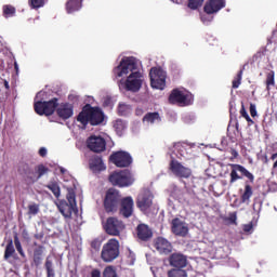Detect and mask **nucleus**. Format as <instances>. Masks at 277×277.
I'll use <instances>...</instances> for the list:
<instances>
[{"instance_id":"f257e3e1","label":"nucleus","mask_w":277,"mask_h":277,"mask_svg":"<svg viewBox=\"0 0 277 277\" xmlns=\"http://www.w3.org/2000/svg\"><path fill=\"white\" fill-rule=\"evenodd\" d=\"M115 77H124L128 72H131L126 80V90L128 92H140L142 89L143 75L137 70V63L135 57H123L120 64L113 70Z\"/></svg>"},{"instance_id":"f03ea898","label":"nucleus","mask_w":277,"mask_h":277,"mask_svg":"<svg viewBox=\"0 0 277 277\" xmlns=\"http://www.w3.org/2000/svg\"><path fill=\"white\" fill-rule=\"evenodd\" d=\"M105 121V113L100 107H93L90 104H85L82 110L77 116V122H80L85 129L88 124L91 127H98Z\"/></svg>"},{"instance_id":"7ed1b4c3","label":"nucleus","mask_w":277,"mask_h":277,"mask_svg":"<svg viewBox=\"0 0 277 277\" xmlns=\"http://www.w3.org/2000/svg\"><path fill=\"white\" fill-rule=\"evenodd\" d=\"M109 183L115 187H131L135 183V176L129 169L115 171L108 177Z\"/></svg>"},{"instance_id":"20e7f679","label":"nucleus","mask_w":277,"mask_h":277,"mask_svg":"<svg viewBox=\"0 0 277 277\" xmlns=\"http://www.w3.org/2000/svg\"><path fill=\"white\" fill-rule=\"evenodd\" d=\"M118 256H120V241L110 238L102 248L101 259L104 263H114Z\"/></svg>"},{"instance_id":"39448f33","label":"nucleus","mask_w":277,"mask_h":277,"mask_svg":"<svg viewBox=\"0 0 277 277\" xmlns=\"http://www.w3.org/2000/svg\"><path fill=\"white\" fill-rule=\"evenodd\" d=\"M120 200H122L120 190L116 188H109L106 192L103 201L104 211L107 213H116V211H118V207H120Z\"/></svg>"},{"instance_id":"423d86ee","label":"nucleus","mask_w":277,"mask_h":277,"mask_svg":"<svg viewBox=\"0 0 277 277\" xmlns=\"http://www.w3.org/2000/svg\"><path fill=\"white\" fill-rule=\"evenodd\" d=\"M60 98L53 97L50 101H38L34 104V109L38 116H53L57 111Z\"/></svg>"},{"instance_id":"0eeeda50","label":"nucleus","mask_w":277,"mask_h":277,"mask_svg":"<svg viewBox=\"0 0 277 277\" xmlns=\"http://www.w3.org/2000/svg\"><path fill=\"white\" fill-rule=\"evenodd\" d=\"M229 168L232 169L229 173L230 184L237 183V181H241L242 176H245V179H248L249 183H254V174L246 169V167L237 163H229ZM238 172H240L241 175H239Z\"/></svg>"},{"instance_id":"6e6552de","label":"nucleus","mask_w":277,"mask_h":277,"mask_svg":"<svg viewBox=\"0 0 277 277\" xmlns=\"http://www.w3.org/2000/svg\"><path fill=\"white\" fill-rule=\"evenodd\" d=\"M169 103L171 105L177 104L183 107H187V105H192L194 103V95L192 93H183V91L179 89H173L169 95Z\"/></svg>"},{"instance_id":"1a4fd4ad","label":"nucleus","mask_w":277,"mask_h":277,"mask_svg":"<svg viewBox=\"0 0 277 277\" xmlns=\"http://www.w3.org/2000/svg\"><path fill=\"white\" fill-rule=\"evenodd\" d=\"M109 161L114 163L116 168H129L131 163H133V157H131L129 151L118 150L109 156Z\"/></svg>"},{"instance_id":"9d476101","label":"nucleus","mask_w":277,"mask_h":277,"mask_svg":"<svg viewBox=\"0 0 277 277\" xmlns=\"http://www.w3.org/2000/svg\"><path fill=\"white\" fill-rule=\"evenodd\" d=\"M150 85L155 90L166 89V71L159 67H153L149 71Z\"/></svg>"},{"instance_id":"9b49d317","label":"nucleus","mask_w":277,"mask_h":277,"mask_svg":"<svg viewBox=\"0 0 277 277\" xmlns=\"http://www.w3.org/2000/svg\"><path fill=\"white\" fill-rule=\"evenodd\" d=\"M124 228V223L116 216H109L104 224V230L110 237H120V232Z\"/></svg>"},{"instance_id":"f8f14e48","label":"nucleus","mask_w":277,"mask_h":277,"mask_svg":"<svg viewBox=\"0 0 277 277\" xmlns=\"http://www.w3.org/2000/svg\"><path fill=\"white\" fill-rule=\"evenodd\" d=\"M169 170L174 176H177V179H189V176H192V169L183 166L174 158H172L169 163Z\"/></svg>"},{"instance_id":"ddd939ff","label":"nucleus","mask_w":277,"mask_h":277,"mask_svg":"<svg viewBox=\"0 0 277 277\" xmlns=\"http://www.w3.org/2000/svg\"><path fill=\"white\" fill-rule=\"evenodd\" d=\"M136 207L143 213H146L150 207H153V194L148 190H143L136 198Z\"/></svg>"},{"instance_id":"4468645a","label":"nucleus","mask_w":277,"mask_h":277,"mask_svg":"<svg viewBox=\"0 0 277 277\" xmlns=\"http://www.w3.org/2000/svg\"><path fill=\"white\" fill-rule=\"evenodd\" d=\"M120 209H119V214L122 217L129 219L131 215H133V209L135 207V201H133V197L128 196L122 198L119 201Z\"/></svg>"},{"instance_id":"2eb2a0df","label":"nucleus","mask_w":277,"mask_h":277,"mask_svg":"<svg viewBox=\"0 0 277 277\" xmlns=\"http://www.w3.org/2000/svg\"><path fill=\"white\" fill-rule=\"evenodd\" d=\"M87 146L92 153H103L107 148V142L101 136H90Z\"/></svg>"},{"instance_id":"dca6fc26","label":"nucleus","mask_w":277,"mask_h":277,"mask_svg":"<svg viewBox=\"0 0 277 277\" xmlns=\"http://www.w3.org/2000/svg\"><path fill=\"white\" fill-rule=\"evenodd\" d=\"M171 233L176 237H187L189 233V227L181 219L175 217L171 221Z\"/></svg>"},{"instance_id":"f3484780","label":"nucleus","mask_w":277,"mask_h":277,"mask_svg":"<svg viewBox=\"0 0 277 277\" xmlns=\"http://www.w3.org/2000/svg\"><path fill=\"white\" fill-rule=\"evenodd\" d=\"M75 114V105L68 103V102H63L58 103V106L56 108V115L61 120H69V118H72Z\"/></svg>"},{"instance_id":"a211bd4d","label":"nucleus","mask_w":277,"mask_h":277,"mask_svg":"<svg viewBox=\"0 0 277 277\" xmlns=\"http://www.w3.org/2000/svg\"><path fill=\"white\" fill-rule=\"evenodd\" d=\"M34 246L31 266L38 268L42 265V261H44V251L47 248L42 245H38V242H34Z\"/></svg>"},{"instance_id":"6ab92c4d","label":"nucleus","mask_w":277,"mask_h":277,"mask_svg":"<svg viewBox=\"0 0 277 277\" xmlns=\"http://www.w3.org/2000/svg\"><path fill=\"white\" fill-rule=\"evenodd\" d=\"M224 8H226V0H209L203 6V12L206 14H217Z\"/></svg>"},{"instance_id":"aec40b11","label":"nucleus","mask_w":277,"mask_h":277,"mask_svg":"<svg viewBox=\"0 0 277 277\" xmlns=\"http://www.w3.org/2000/svg\"><path fill=\"white\" fill-rule=\"evenodd\" d=\"M169 263L175 269H183V267H187V256L183 253H172L169 256Z\"/></svg>"},{"instance_id":"412c9836","label":"nucleus","mask_w":277,"mask_h":277,"mask_svg":"<svg viewBox=\"0 0 277 277\" xmlns=\"http://www.w3.org/2000/svg\"><path fill=\"white\" fill-rule=\"evenodd\" d=\"M58 211L62 213V215L65 217V220H72V211L75 213L79 212V210H77L76 206L68 203V201H66V200L60 201Z\"/></svg>"},{"instance_id":"4be33fe9","label":"nucleus","mask_w":277,"mask_h":277,"mask_svg":"<svg viewBox=\"0 0 277 277\" xmlns=\"http://www.w3.org/2000/svg\"><path fill=\"white\" fill-rule=\"evenodd\" d=\"M154 247L160 254H170V252H172V243L163 237H158L155 240Z\"/></svg>"},{"instance_id":"5701e85b","label":"nucleus","mask_w":277,"mask_h":277,"mask_svg":"<svg viewBox=\"0 0 277 277\" xmlns=\"http://www.w3.org/2000/svg\"><path fill=\"white\" fill-rule=\"evenodd\" d=\"M136 237L141 241H149V239H153V229L146 224H138L136 227Z\"/></svg>"},{"instance_id":"b1692460","label":"nucleus","mask_w":277,"mask_h":277,"mask_svg":"<svg viewBox=\"0 0 277 277\" xmlns=\"http://www.w3.org/2000/svg\"><path fill=\"white\" fill-rule=\"evenodd\" d=\"M90 170L92 172H103L106 169L105 163L103 162V158L100 156H94L89 161Z\"/></svg>"},{"instance_id":"393cba45","label":"nucleus","mask_w":277,"mask_h":277,"mask_svg":"<svg viewBox=\"0 0 277 277\" xmlns=\"http://www.w3.org/2000/svg\"><path fill=\"white\" fill-rule=\"evenodd\" d=\"M83 8V0H68L65 4V10L67 14H75Z\"/></svg>"},{"instance_id":"a878e982","label":"nucleus","mask_w":277,"mask_h":277,"mask_svg":"<svg viewBox=\"0 0 277 277\" xmlns=\"http://www.w3.org/2000/svg\"><path fill=\"white\" fill-rule=\"evenodd\" d=\"M250 184V180L245 182V190L240 196L241 202H250V198L254 194V192L252 190V186Z\"/></svg>"},{"instance_id":"bb28decb","label":"nucleus","mask_w":277,"mask_h":277,"mask_svg":"<svg viewBox=\"0 0 277 277\" xmlns=\"http://www.w3.org/2000/svg\"><path fill=\"white\" fill-rule=\"evenodd\" d=\"M44 269L47 273V277H56L55 276V264L53 260H51V255L47 256L44 262Z\"/></svg>"},{"instance_id":"cd10ccee","label":"nucleus","mask_w":277,"mask_h":277,"mask_svg":"<svg viewBox=\"0 0 277 277\" xmlns=\"http://www.w3.org/2000/svg\"><path fill=\"white\" fill-rule=\"evenodd\" d=\"M15 14L16 8L12 6V4H4L2 6V16H4V18H12Z\"/></svg>"},{"instance_id":"c85d7f7f","label":"nucleus","mask_w":277,"mask_h":277,"mask_svg":"<svg viewBox=\"0 0 277 277\" xmlns=\"http://www.w3.org/2000/svg\"><path fill=\"white\" fill-rule=\"evenodd\" d=\"M14 254H16V249H14V242L12 240H10L6 243L5 250H4V261H8L9 259H11V256H14Z\"/></svg>"},{"instance_id":"c756f323","label":"nucleus","mask_w":277,"mask_h":277,"mask_svg":"<svg viewBox=\"0 0 277 277\" xmlns=\"http://www.w3.org/2000/svg\"><path fill=\"white\" fill-rule=\"evenodd\" d=\"M50 192L55 196V198H60L62 196V189L60 188V184L57 182H50L48 185H45Z\"/></svg>"},{"instance_id":"7c9ffc66","label":"nucleus","mask_w":277,"mask_h":277,"mask_svg":"<svg viewBox=\"0 0 277 277\" xmlns=\"http://www.w3.org/2000/svg\"><path fill=\"white\" fill-rule=\"evenodd\" d=\"M133 111V108L131 105L126 104V103H119L118 105V115L119 116H129Z\"/></svg>"},{"instance_id":"2f4dec72","label":"nucleus","mask_w":277,"mask_h":277,"mask_svg":"<svg viewBox=\"0 0 277 277\" xmlns=\"http://www.w3.org/2000/svg\"><path fill=\"white\" fill-rule=\"evenodd\" d=\"M25 181L28 185H34V183L39 181L38 172L34 170H29L28 172H26Z\"/></svg>"},{"instance_id":"473e14b6","label":"nucleus","mask_w":277,"mask_h":277,"mask_svg":"<svg viewBox=\"0 0 277 277\" xmlns=\"http://www.w3.org/2000/svg\"><path fill=\"white\" fill-rule=\"evenodd\" d=\"M265 83H266V91H267L268 94H269V92H271V90H272V85H273V87L276 85V79H275V74H274V71H269V72L266 75V81H265Z\"/></svg>"},{"instance_id":"72a5a7b5","label":"nucleus","mask_w":277,"mask_h":277,"mask_svg":"<svg viewBox=\"0 0 277 277\" xmlns=\"http://www.w3.org/2000/svg\"><path fill=\"white\" fill-rule=\"evenodd\" d=\"M156 120H161V117L159 116V113H147L143 117V122H150V124L155 123Z\"/></svg>"},{"instance_id":"f704fd0d","label":"nucleus","mask_w":277,"mask_h":277,"mask_svg":"<svg viewBox=\"0 0 277 277\" xmlns=\"http://www.w3.org/2000/svg\"><path fill=\"white\" fill-rule=\"evenodd\" d=\"M243 70L245 67H242L238 74L236 75V77L234 78L233 82H232V88L234 90H237V88H239L241 85V79H243Z\"/></svg>"},{"instance_id":"c9c22d12","label":"nucleus","mask_w":277,"mask_h":277,"mask_svg":"<svg viewBox=\"0 0 277 277\" xmlns=\"http://www.w3.org/2000/svg\"><path fill=\"white\" fill-rule=\"evenodd\" d=\"M169 277H187V272L183 268H172L168 272Z\"/></svg>"},{"instance_id":"e433bc0d","label":"nucleus","mask_w":277,"mask_h":277,"mask_svg":"<svg viewBox=\"0 0 277 277\" xmlns=\"http://www.w3.org/2000/svg\"><path fill=\"white\" fill-rule=\"evenodd\" d=\"M103 277H118L116 266H106L103 271Z\"/></svg>"},{"instance_id":"4c0bfd02","label":"nucleus","mask_w":277,"mask_h":277,"mask_svg":"<svg viewBox=\"0 0 277 277\" xmlns=\"http://www.w3.org/2000/svg\"><path fill=\"white\" fill-rule=\"evenodd\" d=\"M28 5L31 10H40V8H44V0H28Z\"/></svg>"},{"instance_id":"58836bf2","label":"nucleus","mask_w":277,"mask_h":277,"mask_svg":"<svg viewBox=\"0 0 277 277\" xmlns=\"http://www.w3.org/2000/svg\"><path fill=\"white\" fill-rule=\"evenodd\" d=\"M14 245L22 259H25V251L23 250V245H21V240L17 235L14 236Z\"/></svg>"},{"instance_id":"ea45409f","label":"nucleus","mask_w":277,"mask_h":277,"mask_svg":"<svg viewBox=\"0 0 277 277\" xmlns=\"http://www.w3.org/2000/svg\"><path fill=\"white\" fill-rule=\"evenodd\" d=\"M114 129L118 134H120L124 129H127V126L122 119H117L114 123Z\"/></svg>"},{"instance_id":"a19ab883","label":"nucleus","mask_w":277,"mask_h":277,"mask_svg":"<svg viewBox=\"0 0 277 277\" xmlns=\"http://www.w3.org/2000/svg\"><path fill=\"white\" fill-rule=\"evenodd\" d=\"M202 3L205 0H188L189 10H198V8H202Z\"/></svg>"},{"instance_id":"79ce46f5","label":"nucleus","mask_w":277,"mask_h":277,"mask_svg":"<svg viewBox=\"0 0 277 277\" xmlns=\"http://www.w3.org/2000/svg\"><path fill=\"white\" fill-rule=\"evenodd\" d=\"M35 172H37V176H39V180L49 172V168L44 167V164H39L36 167Z\"/></svg>"},{"instance_id":"37998d69","label":"nucleus","mask_w":277,"mask_h":277,"mask_svg":"<svg viewBox=\"0 0 277 277\" xmlns=\"http://www.w3.org/2000/svg\"><path fill=\"white\" fill-rule=\"evenodd\" d=\"M67 205H71L72 207H77V195H75V192H68L67 196Z\"/></svg>"},{"instance_id":"c03bdc74","label":"nucleus","mask_w":277,"mask_h":277,"mask_svg":"<svg viewBox=\"0 0 277 277\" xmlns=\"http://www.w3.org/2000/svg\"><path fill=\"white\" fill-rule=\"evenodd\" d=\"M28 215H38L40 213V206L38 203H32L28 206Z\"/></svg>"},{"instance_id":"a18cd8bd","label":"nucleus","mask_w":277,"mask_h":277,"mask_svg":"<svg viewBox=\"0 0 277 277\" xmlns=\"http://www.w3.org/2000/svg\"><path fill=\"white\" fill-rule=\"evenodd\" d=\"M173 148H175V150H177L180 157H185V146H183V144L174 143Z\"/></svg>"},{"instance_id":"49530a36","label":"nucleus","mask_w":277,"mask_h":277,"mask_svg":"<svg viewBox=\"0 0 277 277\" xmlns=\"http://www.w3.org/2000/svg\"><path fill=\"white\" fill-rule=\"evenodd\" d=\"M226 222L237 225V212L229 213V215L226 217Z\"/></svg>"},{"instance_id":"de8ad7c7","label":"nucleus","mask_w":277,"mask_h":277,"mask_svg":"<svg viewBox=\"0 0 277 277\" xmlns=\"http://www.w3.org/2000/svg\"><path fill=\"white\" fill-rule=\"evenodd\" d=\"M249 111H250V115H251L252 118H256V116H258L256 105L250 104Z\"/></svg>"},{"instance_id":"09e8293b","label":"nucleus","mask_w":277,"mask_h":277,"mask_svg":"<svg viewBox=\"0 0 277 277\" xmlns=\"http://www.w3.org/2000/svg\"><path fill=\"white\" fill-rule=\"evenodd\" d=\"M240 116H242V118L245 119H247L250 116L248 115V110H246V105H243V103H241Z\"/></svg>"},{"instance_id":"8fccbe9b","label":"nucleus","mask_w":277,"mask_h":277,"mask_svg":"<svg viewBox=\"0 0 277 277\" xmlns=\"http://www.w3.org/2000/svg\"><path fill=\"white\" fill-rule=\"evenodd\" d=\"M252 228H254V226L252 225V223H249V224L243 225L242 230L245 233H251Z\"/></svg>"},{"instance_id":"3c124183","label":"nucleus","mask_w":277,"mask_h":277,"mask_svg":"<svg viewBox=\"0 0 277 277\" xmlns=\"http://www.w3.org/2000/svg\"><path fill=\"white\" fill-rule=\"evenodd\" d=\"M91 248H93V250H100L101 249V242L98 240H93L91 242Z\"/></svg>"},{"instance_id":"603ef678","label":"nucleus","mask_w":277,"mask_h":277,"mask_svg":"<svg viewBox=\"0 0 277 277\" xmlns=\"http://www.w3.org/2000/svg\"><path fill=\"white\" fill-rule=\"evenodd\" d=\"M91 277H101V271H98V269H93L92 272H91Z\"/></svg>"},{"instance_id":"864d4df0","label":"nucleus","mask_w":277,"mask_h":277,"mask_svg":"<svg viewBox=\"0 0 277 277\" xmlns=\"http://www.w3.org/2000/svg\"><path fill=\"white\" fill-rule=\"evenodd\" d=\"M39 155H40V157H47V149L44 147H41L39 149Z\"/></svg>"},{"instance_id":"5fc2aeb1","label":"nucleus","mask_w":277,"mask_h":277,"mask_svg":"<svg viewBox=\"0 0 277 277\" xmlns=\"http://www.w3.org/2000/svg\"><path fill=\"white\" fill-rule=\"evenodd\" d=\"M135 114H136V116H143V115H144V109H142V108H136V109H135Z\"/></svg>"},{"instance_id":"6e6d98bb","label":"nucleus","mask_w":277,"mask_h":277,"mask_svg":"<svg viewBox=\"0 0 277 277\" xmlns=\"http://www.w3.org/2000/svg\"><path fill=\"white\" fill-rule=\"evenodd\" d=\"M245 120H247V122L249 123V127L254 124V120H252V118H250V115Z\"/></svg>"},{"instance_id":"4d7b16f0","label":"nucleus","mask_w":277,"mask_h":277,"mask_svg":"<svg viewBox=\"0 0 277 277\" xmlns=\"http://www.w3.org/2000/svg\"><path fill=\"white\" fill-rule=\"evenodd\" d=\"M272 161L277 159V151L271 156Z\"/></svg>"},{"instance_id":"13d9d810","label":"nucleus","mask_w":277,"mask_h":277,"mask_svg":"<svg viewBox=\"0 0 277 277\" xmlns=\"http://www.w3.org/2000/svg\"><path fill=\"white\" fill-rule=\"evenodd\" d=\"M4 87L6 90H10V83L8 81H4Z\"/></svg>"},{"instance_id":"bf43d9fd","label":"nucleus","mask_w":277,"mask_h":277,"mask_svg":"<svg viewBox=\"0 0 277 277\" xmlns=\"http://www.w3.org/2000/svg\"><path fill=\"white\" fill-rule=\"evenodd\" d=\"M173 3H176L177 5H181V0H171Z\"/></svg>"},{"instance_id":"052dcab7","label":"nucleus","mask_w":277,"mask_h":277,"mask_svg":"<svg viewBox=\"0 0 277 277\" xmlns=\"http://www.w3.org/2000/svg\"><path fill=\"white\" fill-rule=\"evenodd\" d=\"M66 173V169L61 168V174H65Z\"/></svg>"},{"instance_id":"680f3d73","label":"nucleus","mask_w":277,"mask_h":277,"mask_svg":"<svg viewBox=\"0 0 277 277\" xmlns=\"http://www.w3.org/2000/svg\"><path fill=\"white\" fill-rule=\"evenodd\" d=\"M169 150H171V151H172V154H174V150H172V147H169Z\"/></svg>"},{"instance_id":"e2e57ef3","label":"nucleus","mask_w":277,"mask_h":277,"mask_svg":"<svg viewBox=\"0 0 277 277\" xmlns=\"http://www.w3.org/2000/svg\"><path fill=\"white\" fill-rule=\"evenodd\" d=\"M236 129H239V123L236 124Z\"/></svg>"},{"instance_id":"0e129e2a","label":"nucleus","mask_w":277,"mask_h":277,"mask_svg":"<svg viewBox=\"0 0 277 277\" xmlns=\"http://www.w3.org/2000/svg\"><path fill=\"white\" fill-rule=\"evenodd\" d=\"M35 238L38 239V235H36Z\"/></svg>"}]
</instances>
